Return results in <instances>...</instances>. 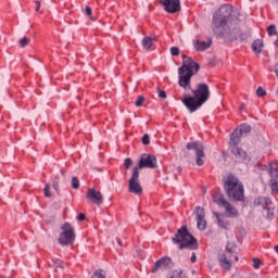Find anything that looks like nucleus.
I'll return each mask as SVG.
<instances>
[{
	"label": "nucleus",
	"mask_w": 278,
	"mask_h": 278,
	"mask_svg": "<svg viewBox=\"0 0 278 278\" xmlns=\"http://www.w3.org/2000/svg\"><path fill=\"white\" fill-rule=\"evenodd\" d=\"M212 199L218 207H223L225 210L227 218H238V208H236L233 204L229 203V201H226L223 193H215Z\"/></svg>",
	"instance_id": "obj_7"
},
{
	"label": "nucleus",
	"mask_w": 278,
	"mask_h": 278,
	"mask_svg": "<svg viewBox=\"0 0 278 278\" xmlns=\"http://www.w3.org/2000/svg\"><path fill=\"white\" fill-rule=\"evenodd\" d=\"M217 260L224 270H231L232 264L238 262V247L231 242H228L226 244L225 253L219 254Z\"/></svg>",
	"instance_id": "obj_6"
},
{
	"label": "nucleus",
	"mask_w": 278,
	"mask_h": 278,
	"mask_svg": "<svg viewBox=\"0 0 278 278\" xmlns=\"http://www.w3.org/2000/svg\"><path fill=\"white\" fill-rule=\"evenodd\" d=\"M72 188H74V190H78V188H79V179H77V177H73L72 178Z\"/></svg>",
	"instance_id": "obj_31"
},
{
	"label": "nucleus",
	"mask_w": 278,
	"mask_h": 278,
	"mask_svg": "<svg viewBox=\"0 0 278 278\" xmlns=\"http://www.w3.org/2000/svg\"><path fill=\"white\" fill-rule=\"evenodd\" d=\"M262 47H264V42L262 41V39H256L252 43V50L254 51V53H260L262 51Z\"/></svg>",
	"instance_id": "obj_24"
},
{
	"label": "nucleus",
	"mask_w": 278,
	"mask_h": 278,
	"mask_svg": "<svg viewBox=\"0 0 278 278\" xmlns=\"http://www.w3.org/2000/svg\"><path fill=\"white\" fill-rule=\"evenodd\" d=\"M52 263H53L55 273H63V270H64V262H62L59 258H53Z\"/></svg>",
	"instance_id": "obj_23"
},
{
	"label": "nucleus",
	"mask_w": 278,
	"mask_h": 278,
	"mask_svg": "<svg viewBox=\"0 0 278 278\" xmlns=\"http://www.w3.org/2000/svg\"><path fill=\"white\" fill-rule=\"evenodd\" d=\"M128 192L131 194H142V186L140 185V172H138V167H134L132 175L128 182Z\"/></svg>",
	"instance_id": "obj_10"
},
{
	"label": "nucleus",
	"mask_w": 278,
	"mask_h": 278,
	"mask_svg": "<svg viewBox=\"0 0 278 278\" xmlns=\"http://www.w3.org/2000/svg\"><path fill=\"white\" fill-rule=\"evenodd\" d=\"M224 190L230 201H244V185L233 174L225 178Z\"/></svg>",
	"instance_id": "obj_4"
},
{
	"label": "nucleus",
	"mask_w": 278,
	"mask_h": 278,
	"mask_svg": "<svg viewBox=\"0 0 278 278\" xmlns=\"http://www.w3.org/2000/svg\"><path fill=\"white\" fill-rule=\"evenodd\" d=\"M62 232L59 237V243L62 247H71L75 243V228L71 225V223L66 222L61 227Z\"/></svg>",
	"instance_id": "obj_8"
},
{
	"label": "nucleus",
	"mask_w": 278,
	"mask_h": 278,
	"mask_svg": "<svg viewBox=\"0 0 278 278\" xmlns=\"http://www.w3.org/2000/svg\"><path fill=\"white\" fill-rule=\"evenodd\" d=\"M153 42H155V38L144 37L141 41V45L146 51H151Z\"/></svg>",
	"instance_id": "obj_22"
},
{
	"label": "nucleus",
	"mask_w": 278,
	"mask_h": 278,
	"mask_svg": "<svg viewBox=\"0 0 278 278\" xmlns=\"http://www.w3.org/2000/svg\"><path fill=\"white\" fill-rule=\"evenodd\" d=\"M90 278H108V274L103 269L96 270Z\"/></svg>",
	"instance_id": "obj_26"
},
{
	"label": "nucleus",
	"mask_w": 278,
	"mask_h": 278,
	"mask_svg": "<svg viewBox=\"0 0 278 278\" xmlns=\"http://www.w3.org/2000/svg\"><path fill=\"white\" fill-rule=\"evenodd\" d=\"M265 210H267V218H269V220L273 219L274 216H275V213L273 212L271 206H268V207L265 208Z\"/></svg>",
	"instance_id": "obj_36"
},
{
	"label": "nucleus",
	"mask_w": 278,
	"mask_h": 278,
	"mask_svg": "<svg viewBox=\"0 0 278 278\" xmlns=\"http://www.w3.org/2000/svg\"><path fill=\"white\" fill-rule=\"evenodd\" d=\"M276 278H278V277H276Z\"/></svg>",
	"instance_id": "obj_48"
},
{
	"label": "nucleus",
	"mask_w": 278,
	"mask_h": 278,
	"mask_svg": "<svg viewBox=\"0 0 278 278\" xmlns=\"http://www.w3.org/2000/svg\"><path fill=\"white\" fill-rule=\"evenodd\" d=\"M193 47L195 51H207L212 47V38L208 37L206 41L195 40L193 41Z\"/></svg>",
	"instance_id": "obj_17"
},
{
	"label": "nucleus",
	"mask_w": 278,
	"mask_h": 278,
	"mask_svg": "<svg viewBox=\"0 0 278 278\" xmlns=\"http://www.w3.org/2000/svg\"><path fill=\"white\" fill-rule=\"evenodd\" d=\"M233 7L222 4L212 17V30L219 38H232L238 29V20H233Z\"/></svg>",
	"instance_id": "obj_1"
},
{
	"label": "nucleus",
	"mask_w": 278,
	"mask_h": 278,
	"mask_svg": "<svg viewBox=\"0 0 278 278\" xmlns=\"http://www.w3.org/2000/svg\"><path fill=\"white\" fill-rule=\"evenodd\" d=\"M170 264L169 257H162L157 260L152 268V273H157V270H166Z\"/></svg>",
	"instance_id": "obj_16"
},
{
	"label": "nucleus",
	"mask_w": 278,
	"mask_h": 278,
	"mask_svg": "<svg viewBox=\"0 0 278 278\" xmlns=\"http://www.w3.org/2000/svg\"><path fill=\"white\" fill-rule=\"evenodd\" d=\"M253 264L254 268H260V264H262V262H260L258 258H253Z\"/></svg>",
	"instance_id": "obj_42"
},
{
	"label": "nucleus",
	"mask_w": 278,
	"mask_h": 278,
	"mask_svg": "<svg viewBox=\"0 0 278 278\" xmlns=\"http://www.w3.org/2000/svg\"><path fill=\"white\" fill-rule=\"evenodd\" d=\"M240 138H242V135L240 134V131L238 130V128H236L232 134L230 135V147L231 149H235V147H238V144H240Z\"/></svg>",
	"instance_id": "obj_19"
},
{
	"label": "nucleus",
	"mask_w": 278,
	"mask_h": 278,
	"mask_svg": "<svg viewBox=\"0 0 278 278\" xmlns=\"http://www.w3.org/2000/svg\"><path fill=\"white\" fill-rule=\"evenodd\" d=\"M261 170H267L268 175H270V164L269 165H261Z\"/></svg>",
	"instance_id": "obj_40"
},
{
	"label": "nucleus",
	"mask_w": 278,
	"mask_h": 278,
	"mask_svg": "<svg viewBox=\"0 0 278 278\" xmlns=\"http://www.w3.org/2000/svg\"><path fill=\"white\" fill-rule=\"evenodd\" d=\"M150 142H151V140H150V138H149V135L146 134V135L142 137V144H144V146L147 147L148 144H150Z\"/></svg>",
	"instance_id": "obj_37"
},
{
	"label": "nucleus",
	"mask_w": 278,
	"mask_h": 278,
	"mask_svg": "<svg viewBox=\"0 0 278 278\" xmlns=\"http://www.w3.org/2000/svg\"><path fill=\"white\" fill-rule=\"evenodd\" d=\"M215 218H217V225L220 229H229V220L222 218L223 215L219 213H214Z\"/></svg>",
	"instance_id": "obj_21"
},
{
	"label": "nucleus",
	"mask_w": 278,
	"mask_h": 278,
	"mask_svg": "<svg viewBox=\"0 0 278 278\" xmlns=\"http://www.w3.org/2000/svg\"><path fill=\"white\" fill-rule=\"evenodd\" d=\"M165 12L175 14L181 10V0H160Z\"/></svg>",
	"instance_id": "obj_14"
},
{
	"label": "nucleus",
	"mask_w": 278,
	"mask_h": 278,
	"mask_svg": "<svg viewBox=\"0 0 278 278\" xmlns=\"http://www.w3.org/2000/svg\"><path fill=\"white\" fill-rule=\"evenodd\" d=\"M170 54L172 55H179V48L178 47H172L170 48Z\"/></svg>",
	"instance_id": "obj_39"
},
{
	"label": "nucleus",
	"mask_w": 278,
	"mask_h": 278,
	"mask_svg": "<svg viewBox=\"0 0 278 278\" xmlns=\"http://www.w3.org/2000/svg\"><path fill=\"white\" fill-rule=\"evenodd\" d=\"M256 94L257 97H266V90H264V88L258 87L256 90Z\"/></svg>",
	"instance_id": "obj_35"
},
{
	"label": "nucleus",
	"mask_w": 278,
	"mask_h": 278,
	"mask_svg": "<svg viewBox=\"0 0 278 278\" xmlns=\"http://www.w3.org/2000/svg\"><path fill=\"white\" fill-rule=\"evenodd\" d=\"M174 244H178L179 249H190V251H197L199 249V243L190 232H188V227L182 226L178 229L177 235L173 238Z\"/></svg>",
	"instance_id": "obj_5"
},
{
	"label": "nucleus",
	"mask_w": 278,
	"mask_h": 278,
	"mask_svg": "<svg viewBox=\"0 0 278 278\" xmlns=\"http://www.w3.org/2000/svg\"><path fill=\"white\" fill-rule=\"evenodd\" d=\"M159 97H160V99H166V91L159 90Z\"/></svg>",
	"instance_id": "obj_43"
},
{
	"label": "nucleus",
	"mask_w": 278,
	"mask_h": 278,
	"mask_svg": "<svg viewBox=\"0 0 278 278\" xmlns=\"http://www.w3.org/2000/svg\"><path fill=\"white\" fill-rule=\"evenodd\" d=\"M87 199L96 205H103V194H101V192L97 191L94 188L87 191Z\"/></svg>",
	"instance_id": "obj_15"
},
{
	"label": "nucleus",
	"mask_w": 278,
	"mask_h": 278,
	"mask_svg": "<svg viewBox=\"0 0 278 278\" xmlns=\"http://www.w3.org/2000/svg\"><path fill=\"white\" fill-rule=\"evenodd\" d=\"M35 11L40 12V1H35Z\"/></svg>",
	"instance_id": "obj_44"
},
{
	"label": "nucleus",
	"mask_w": 278,
	"mask_h": 278,
	"mask_svg": "<svg viewBox=\"0 0 278 278\" xmlns=\"http://www.w3.org/2000/svg\"><path fill=\"white\" fill-rule=\"evenodd\" d=\"M167 278H184L181 271H173L169 277Z\"/></svg>",
	"instance_id": "obj_34"
},
{
	"label": "nucleus",
	"mask_w": 278,
	"mask_h": 278,
	"mask_svg": "<svg viewBox=\"0 0 278 278\" xmlns=\"http://www.w3.org/2000/svg\"><path fill=\"white\" fill-rule=\"evenodd\" d=\"M269 177H270V188L278 194V163H269Z\"/></svg>",
	"instance_id": "obj_13"
},
{
	"label": "nucleus",
	"mask_w": 278,
	"mask_h": 278,
	"mask_svg": "<svg viewBox=\"0 0 278 278\" xmlns=\"http://www.w3.org/2000/svg\"><path fill=\"white\" fill-rule=\"evenodd\" d=\"M237 129L241 136L242 134H250L251 131V127L249 126V124H242Z\"/></svg>",
	"instance_id": "obj_25"
},
{
	"label": "nucleus",
	"mask_w": 278,
	"mask_h": 278,
	"mask_svg": "<svg viewBox=\"0 0 278 278\" xmlns=\"http://www.w3.org/2000/svg\"><path fill=\"white\" fill-rule=\"evenodd\" d=\"M157 166V159L155 157V155H151L148 153H143L140 156L138 166H136V168H156Z\"/></svg>",
	"instance_id": "obj_11"
},
{
	"label": "nucleus",
	"mask_w": 278,
	"mask_h": 278,
	"mask_svg": "<svg viewBox=\"0 0 278 278\" xmlns=\"http://www.w3.org/2000/svg\"><path fill=\"white\" fill-rule=\"evenodd\" d=\"M275 46L278 47V39L275 41Z\"/></svg>",
	"instance_id": "obj_46"
},
{
	"label": "nucleus",
	"mask_w": 278,
	"mask_h": 278,
	"mask_svg": "<svg viewBox=\"0 0 278 278\" xmlns=\"http://www.w3.org/2000/svg\"><path fill=\"white\" fill-rule=\"evenodd\" d=\"M124 164H125V168H126V169L131 168V164H132L131 159H130V157L125 159Z\"/></svg>",
	"instance_id": "obj_38"
},
{
	"label": "nucleus",
	"mask_w": 278,
	"mask_h": 278,
	"mask_svg": "<svg viewBox=\"0 0 278 278\" xmlns=\"http://www.w3.org/2000/svg\"><path fill=\"white\" fill-rule=\"evenodd\" d=\"M197 262V254L193 252L191 255V263L194 264Z\"/></svg>",
	"instance_id": "obj_45"
},
{
	"label": "nucleus",
	"mask_w": 278,
	"mask_h": 278,
	"mask_svg": "<svg viewBox=\"0 0 278 278\" xmlns=\"http://www.w3.org/2000/svg\"><path fill=\"white\" fill-rule=\"evenodd\" d=\"M182 66L178 68V86L185 90L190 89V81L194 73H199V65L188 55H182Z\"/></svg>",
	"instance_id": "obj_3"
},
{
	"label": "nucleus",
	"mask_w": 278,
	"mask_h": 278,
	"mask_svg": "<svg viewBox=\"0 0 278 278\" xmlns=\"http://www.w3.org/2000/svg\"><path fill=\"white\" fill-rule=\"evenodd\" d=\"M268 36H277V27L275 25H269L267 27Z\"/></svg>",
	"instance_id": "obj_28"
},
{
	"label": "nucleus",
	"mask_w": 278,
	"mask_h": 278,
	"mask_svg": "<svg viewBox=\"0 0 278 278\" xmlns=\"http://www.w3.org/2000/svg\"><path fill=\"white\" fill-rule=\"evenodd\" d=\"M85 13L87 14V16H89L90 21H94V18L92 17V9L90 7L85 8Z\"/></svg>",
	"instance_id": "obj_33"
},
{
	"label": "nucleus",
	"mask_w": 278,
	"mask_h": 278,
	"mask_svg": "<svg viewBox=\"0 0 278 278\" xmlns=\"http://www.w3.org/2000/svg\"><path fill=\"white\" fill-rule=\"evenodd\" d=\"M76 220L78 222L86 220V214L84 213L78 214V216L76 217Z\"/></svg>",
	"instance_id": "obj_41"
},
{
	"label": "nucleus",
	"mask_w": 278,
	"mask_h": 278,
	"mask_svg": "<svg viewBox=\"0 0 278 278\" xmlns=\"http://www.w3.org/2000/svg\"><path fill=\"white\" fill-rule=\"evenodd\" d=\"M43 194H45V197H47V198L51 197V186H50V185H46V186H45Z\"/></svg>",
	"instance_id": "obj_32"
},
{
	"label": "nucleus",
	"mask_w": 278,
	"mask_h": 278,
	"mask_svg": "<svg viewBox=\"0 0 278 278\" xmlns=\"http://www.w3.org/2000/svg\"><path fill=\"white\" fill-rule=\"evenodd\" d=\"M135 105L137 108H142V105H144V97L143 96H138Z\"/></svg>",
	"instance_id": "obj_29"
},
{
	"label": "nucleus",
	"mask_w": 278,
	"mask_h": 278,
	"mask_svg": "<svg viewBox=\"0 0 278 278\" xmlns=\"http://www.w3.org/2000/svg\"><path fill=\"white\" fill-rule=\"evenodd\" d=\"M62 175H64V170H61Z\"/></svg>",
	"instance_id": "obj_47"
},
{
	"label": "nucleus",
	"mask_w": 278,
	"mask_h": 278,
	"mask_svg": "<svg viewBox=\"0 0 278 278\" xmlns=\"http://www.w3.org/2000/svg\"><path fill=\"white\" fill-rule=\"evenodd\" d=\"M231 153L232 155H235V157H237V160H239L240 162H245L248 155H247V151L242 150V148L239 147H235L231 149Z\"/></svg>",
	"instance_id": "obj_20"
},
{
	"label": "nucleus",
	"mask_w": 278,
	"mask_h": 278,
	"mask_svg": "<svg viewBox=\"0 0 278 278\" xmlns=\"http://www.w3.org/2000/svg\"><path fill=\"white\" fill-rule=\"evenodd\" d=\"M197 227L200 231H205L207 229V220H205V208L201 206H195L194 212Z\"/></svg>",
	"instance_id": "obj_12"
},
{
	"label": "nucleus",
	"mask_w": 278,
	"mask_h": 278,
	"mask_svg": "<svg viewBox=\"0 0 278 278\" xmlns=\"http://www.w3.org/2000/svg\"><path fill=\"white\" fill-rule=\"evenodd\" d=\"M254 205H257L258 207H262L263 210H267L273 205V201L269 198L266 197H258L254 201Z\"/></svg>",
	"instance_id": "obj_18"
},
{
	"label": "nucleus",
	"mask_w": 278,
	"mask_h": 278,
	"mask_svg": "<svg viewBox=\"0 0 278 278\" xmlns=\"http://www.w3.org/2000/svg\"><path fill=\"white\" fill-rule=\"evenodd\" d=\"M52 188L59 192L60 191V176H55L53 179Z\"/></svg>",
	"instance_id": "obj_27"
},
{
	"label": "nucleus",
	"mask_w": 278,
	"mask_h": 278,
	"mask_svg": "<svg viewBox=\"0 0 278 278\" xmlns=\"http://www.w3.org/2000/svg\"><path fill=\"white\" fill-rule=\"evenodd\" d=\"M192 96L185 94L182 99L184 105L189 112H197L203 103L210 99V86L207 84H198L197 89L192 90Z\"/></svg>",
	"instance_id": "obj_2"
},
{
	"label": "nucleus",
	"mask_w": 278,
	"mask_h": 278,
	"mask_svg": "<svg viewBox=\"0 0 278 278\" xmlns=\"http://www.w3.org/2000/svg\"><path fill=\"white\" fill-rule=\"evenodd\" d=\"M188 151H195V164L197 166H203L205 164V146L201 141H192L187 143Z\"/></svg>",
	"instance_id": "obj_9"
},
{
	"label": "nucleus",
	"mask_w": 278,
	"mask_h": 278,
	"mask_svg": "<svg viewBox=\"0 0 278 278\" xmlns=\"http://www.w3.org/2000/svg\"><path fill=\"white\" fill-rule=\"evenodd\" d=\"M27 45H29V38L23 37V38L20 40V47H22V49H25V47H27Z\"/></svg>",
	"instance_id": "obj_30"
}]
</instances>
